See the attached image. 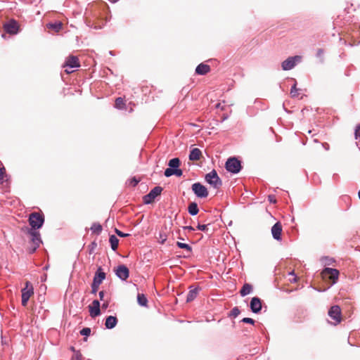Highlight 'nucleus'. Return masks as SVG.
Here are the masks:
<instances>
[{"mask_svg":"<svg viewBox=\"0 0 360 360\" xmlns=\"http://www.w3.org/2000/svg\"><path fill=\"white\" fill-rule=\"evenodd\" d=\"M115 271L117 276L123 281H126L129 278V271L125 265H119Z\"/></svg>","mask_w":360,"mask_h":360,"instance_id":"nucleus-12","label":"nucleus"},{"mask_svg":"<svg viewBox=\"0 0 360 360\" xmlns=\"http://www.w3.org/2000/svg\"><path fill=\"white\" fill-rule=\"evenodd\" d=\"M22 292V305L26 307L29 299L34 295V288L30 281L25 282V286L21 290Z\"/></svg>","mask_w":360,"mask_h":360,"instance_id":"nucleus-5","label":"nucleus"},{"mask_svg":"<svg viewBox=\"0 0 360 360\" xmlns=\"http://www.w3.org/2000/svg\"><path fill=\"white\" fill-rule=\"evenodd\" d=\"M125 106L124 99L121 97L116 98L115 102V107L118 109H123Z\"/></svg>","mask_w":360,"mask_h":360,"instance_id":"nucleus-30","label":"nucleus"},{"mask_svg":"<svg viewBox=\"0 0 360 360\" xmlns=\"http://www.w3.org/2000/svg\"><path fill=\"white\" fill-rule=\"evenodd\" d=\"M354 134L356 139H360V124L356 126Z\"/></svg>","mask_w":360,"mask_h":360,"instance_id":"nucleus-40","label":"nucleus"},{"mask_svg":"<svg viewBox=\"0 0 360 360\" xmlns=\"http://www.w3.org/2000/svg\"><path fill=\"white\" fill-rule=\"evenodd\" d=\"M137 301L138 303L143 307H146L148 303V300L145 295L143 294H138L137 295Z\"/></svg>","mask_w":360,"mask_h":360,"instance_id":"nucleus-28","label":"nucleus"},{"mask_svg":"<svg viewBox=\"0 0 360 360\" xmlns=\"http://www.w3.org/2000/svg\"><path fill=\"white\" fill-rule=\"evenodd\" d=\"M162 191V188L160 186H155L153 188L148 194L143 196V202L145 204H150L154 202L156 197L160 195Z\"/></svg>","mask_w":360,"mask_h":360,"instance_id":"nucleus-7","label":"nucleus"},{"mask_svg":"<svg viewBox=\"0 0 360 360\" xmlns=\"http://www.w3.org/2000/svg\"><path fill=\"white\" fill-rule=\"evenodd\" d=\"M359 198L360 199V191H359Z\"/></svg>","mask_w":360,"mask_h":360,"instance_id":"nucleus-50","label":"nucleus"},{"mask_svg":"<svg viewBox=\"0 0 360 360\" xmlns=\"http://www.w3.org/2000/svg\"><path fill=\"white\" fill-rule=\"evenodd\" d=\"M5 31L11 34H15L19 30V25L16 20H11L4 25Z\"/></svg>","mask_w":360,"mask_h":360,"instance_id":"nucleus-10","label":"nucleus"},{"mask_svg":"<svg viewBox=\"0 0 360 360\" xmlns=\"http://www.w3.org/2000/svg\"><path fill=\"white\" fill-rule=\"evenodd\" d=\"M289 276H290L288 279V281L291 283H295L298 281V277L295 276L294 272H291L289 274Z\"/></svg>","mask_w":360,"mask_h":360,"instance_id":"nucleus-36","label":"nucleus"},{"mask_svg":"<svg viewBox=\"0 0 360 360\" xmlns=\"http://www.w3.org/2000/svg\"><path fill=\"white\" fill-rule=\"evenodd\" d=\"M109 242L110 243L111 248L113 250H116L117 249L119 243V240L117 239V238L115 236L112 235L110 236Z\"/></svg>","mask_w":360,"mask_h":360,"instance_id":"nucleus-25","label":"nucleus"},{"mask_svg":"<svg viewBox=\"0 0 360 360\" xmlns=\"http://www.w3.org/2000/svg\"><path fill=\"white\" fill-rule=\"evenodd\" d=\"M197 295H198V289L197 288L190 290L188 293L187 297H186V301L188 302L193 301L196 297Z\"/></svg>","mask_w":360,"mask_h":360,"instance_id":"nucleus-26","label":"nucleus"},{"mask_svg":"<svg viewBox=\"0 0 360 360\" xmlns=\"http://www.w3.org/2000/svg\"><path fill=\"white\" fill-rule=\"evenodd\" d=\"M250 308L252 312L258 313L262 309V301L259 297H252L250 301Z\"/></svg>","mask_w":360,"mask_h":360,"instance_id":"nucleus-15","label":"nucleus"},{"mask_svg":"<svg viewBox=\"0 0 360 360\" xmlns=\"http://www.w3.org/2000/svg\"><path fill=\"white\" fill-rule=\"evenodd\" d=\"M210 70H211V68H210V65L205 64V63H200L197 66V68L195 69V72H196V74L200 75H205L207 74L208 72H210Z\"/></svg>","mask_w":360,"mask_h":360,"instance_id":"nucleus-17","label":"nucleus"},{"mask_svg":"<svg viewBox=\"0 0 360 360\" xmlns=\"http://www.w3.org/2000/svg\"><path fill=\"white\" fill-rule=\"evenodd\" d=\"M322 278L330 282L331 284H334L338 279L339 271L332 268H325L321 272Z\"/></svg>","mask_w":360,"mask_h":360,"instance_id":"nucleus-3","label":"nucleus"},{"mask_svg":"<svg viewBox=\"0 0 360 360\" xmlns=\"http://www.w3.org/2000/svg\"><path fill=\"white\" fill-rule=\"evenodd\" d=\"M25 233V240L27 241L30 244L28 251L30 253H33L40 245L41 240L40 234L37 230L25 227L22 229Z\"/></svg>","mask_w":360,"mask_h":360,"instance_id":"nucleus-1","label":"nucleus"},{"mask_svg":"<svg viewBox=\"0 0 360 360\" xmlns=\"http://www.w3.org/2000/svg\"><path fill=\"white\" fill-rule=\"evenodd\" d=\"M225 167L229 172L236 174L241 169L240 162L236 158H230L227 160Z\"/></svg>","mask_w":360,"mask_h":360,"instance_id":"nucleus-6","label":"nucleus"},{"mask_svg":"<svg viewBox=\"0 0 360 360\" xmlns=\"http://www.w3.org/2000/svg\"><path fill=\"white\" fill-rule=\"evenodd\" d=\"M184 229H188V230H189V231H193V230H194V229H193L192 226H185V227H184Z\"/></svg>","mask_w":360,"mask_h":360,"instance_id":"nucleus-49","label":"nucleus"},{"mask_svg":"<svg viewBox=\"0 0 360 360\" xmlns=\"http://www.w3.org/2000/svg\"><path fill=\"white\" fill-rule=\"evenodd\" d=\"M302 57L300 56H295L293 57H289L285 60L282 64V68L283 70H290L292 69L297 63L300 62Z\"/></svg>","mask_w":360,"mask_h":360,"instance_id":"nucleus-8","label":"nucleus"},{"mask_svg":"<svg viewBox=\"0 0 360 360\" xmlns=\"http://www.w3.org/2000/svg\"><path fill=\"white\" fill-rule=\"evenodd\" d=\"M63 23L61 22H50L46 25V27L53 32H60L63 28Z\"/></svg>","mask_w":360,"mask_h":360,"instance_id":"nucleus-19","label":"nucleus"},{"mask_svg":"<svg viewBox=\"0 0 360 360\" xmlns=\"http://www.w3.org/2000/svg\"><path fill=\"white\" fill-rule=\"evenodd\" d=\"M240 314V310L238 307H234L231 309V312H230V316L233 317V318H236V316H238Z\"/></svg>","mask_w":360,"mask_h":360,"instance_id":"nucleus-33","label":"nucleus"},{"mask_svg":"<svg viewBox=\"0 0 360 360\" xmlns=\"http://www.w3.org/2000/svg\"><path fill=\"white\" fill-rule=\"evenodd\" d=\"M89 312L92 317L97 316L101 314L100 302L98 300H94L92 304L89 306Z\"/></svg>","mask_w":360,"mask_h":360,"instance_id":"nucleus-16","label":"nucleus"},{"mask_svg":"<svg viewBox=\"0 0 360 360\" xmlns=\"http://www.w3.org/2000/svg\"><path fill=\"white\" fill-rule=\"evenodd\" d=\"M80 66V63L79 59L77 56H70L67 58L65 63L63 65V68H79Z\"/></svg>","mask_w":360,"mask_h":360,"instance_id":"nucleus-13","label":"nucleus"},{"mask_svg":"<svg viewBox=\"0 0 360 360\" xmlns=\"http://www.w3.org/2000/svg\"><path fill=\"white\" fill-rule=\"evenodd\" d=\"M9 176L6 174V168L2 164H0V181L1 182L8 181Z\"/></svg>","mask_w":360,"mask_h":360,"instance_id":"nucleus-22","label":"nucleus"},{"mask_svg":"<svg viewBox=\"0 0 360 360\" xmlns=\"http://www.w3.org/2000/svg\"><path fill=\"white\" fill-rule=\"evenodd\" d=\"M242 321L245 323H250V324L255 323V321L251 318H243L242 319Z\"/></svg>","mask_w":360,"mask_h":360,"instance_id":"nucleus-41","label":"nucleus"},{"mask_svg":"<svg viewBox=\"0 0 360 360\" xmlns=\"http://www.w3.org/2000/svg\"><path fill=\"white\" fill-rule=\"evenodd\" d=\"M269 200L272 203L276 202V200L274 196H273V195H269Z\"/></svg>","mask_w":360,"mask_h":360,"instance_id":"nucleus-46","label":"nucleus"},{"mask_svg":"<svg viewBox=\"0 0 360 360\" xmlns=\"http://www.w3.org/2000/svg\"><path fill=\"white\" fill-rule=\"evenodd\" d=\"M65 72L67 73V74H70L71 72H73V70H72L70 68H65Z\"/></svg>","mask_w":360,"mask_h":360,"instance_id":"nucleus-47","label":"nucleus"},{"mask_svg":"<svg viewBox=\"0 0 360 360\" xmlns=\"http://www.w3.org/2000/svg\"><path fill=\"white\" fill-rule=\"evenodd\" d=\"M168 165L171 168H178L180 165V160L177 158H173L169 161Z\"/></svg>","mask_w":360,"mask_h":360,"instance_id":"nucleus-29","label":"nucleus"},{"mask_svg":"<svg viewBox=\"0 0 360 360\" xmlns=\"http://www.w3.org/2000/svg\"><path fill=\"white\" fill-rule=\"evenodd\" d=\"M172 175H174V168H167L165 171V176L167 177L171 176Z\"/></svg>","mask_w":360,"mask_h":360,"instance_id":"nucleus-34","label":"nucleus"},{"mask_svg":"<svg viewBox=\"0 0 360 360\" xmlns=\"http://www.w3.org/2000/svg\"><path fill=\"white\" fill-rule=\"evenodd\" d=\"M139 182V181L134 177L131 179H130L129 185H131V186L134 187V186H136L138 184Z\"/></svg>","mask_w":360,"mask_h":360,"instance_id":"nucleus-42","label":"nucleus"},{"mask_svg":"<svg viewBox=\"0 0 360 360\" xmlns=\"http://www.w3.org/2000/svg\"><path fill=\"white\" fill-rule=\"evenodd\" d=\"M44 217L42 214L38 212H33L30 214L29 217V222L30 226H32L31 229L37 230L41 228L44 224Z\"/></svg>","mask_w":360,"mask_h":360,"instance_id":"nucleus-4","label":"nucleus"},{"mask_svg":"<svg viewBox=\"0 0 360 360\" xmlns=\"http://www.w3.org/2000/svg\"><path fill=\"white\" fill-rule=\"evenodd\" d=\"M176 245L179 248L185 249V250H188V252H191V250H192L191 247L186 243H184L181 242H177Z\"/></svg>","mask_w":360,"mask_h":360,"instance_id":"nucleus-31","label":"nucleus"},{"mask_svg":"<svg viewBox=\"0 0 360 360\" xmlns=\"http://www.w3.org/2000/svg\"><path fill=\"white\" fill-rule=\"evenodd\" d=\"M202 157V153L198 148L192 149L189 154V160L191 161L199 160Z\"/></svg>","mask_w":360,"mask_h":360,"instance_id":"nucleus-20","label":"nucleus"},{"mask_svg":"<svg viewBox=\"0 0 360 360\" xmlns=\"http://www.w3.org/2000/svg\"><path fill=\"white\" fill-rule=\"evenodd\" d=\"M197 229L198 230H200V231H207L208 228H207V225H205V224H198V226H197Z\"/></svg>","mask_w":360,"mask_h":360,"instance_id":"nucleus-43","label":"nucleus"},{"mask_svg":"<svg viewBox=\"0 0 360 360\" xmlns=\"http://www.w3.org/2000/svg\"><path fill=\"white\" fill-rule=\"evenodd\" d=\"M290 95H291V97H292V98H295V97L298 96V89L296 86V84H295L292 86L291 90H290Z\"/></svg>","mask_w":360,"mask_h":360,"instance_id":"nucleus-32","label":"nucleus"},{"mask_svg":"<svg viewBox=\"0 0 360 360\" xmlns=\"http://www.w3.org/2000/svg\"><path fill=\"white\" fill-rule=\"evenodd\" d=\"M117 323V319L115 316H109L107 317L105 323V326L107 328H113Z\"/></svg>","mask_w":360,"mask_h":360,"instance_id":"nucleus-21","label":"nucleus"},{"mask_svg":"<svg viewBox=\"0 0 360 360\" xmlns=\"http://www.w3.org/2000/svg\"><path fill=\"white\" fill-rule=\"evenodd\" d=\"M188 211L190 214L196 215L199 212V209L198 207L197 203L196 202H191L188 205Z\"/></svg>","mask_w":360,"mask_h":360,"instance_id":"nucleus-23","label":"nucleus"},{"mask_svg":"<svg viewBox=\"0 0 360 360\" xmlns=\"http://www.w3.org/2000/svg\"><path fill=\"white\" fill-rule=\"evenodd\" d=\"M82 354L79 352H76L72 357V360H81Z\"/></svg>","mask_w":360,"mask_h":360,"instance_id":"nucleus-44","label":"nucleus"},{"mask_svg":"<svg viewBox=\"0 0 360 360\" xmlns=\"http://www.w3.org/2000/svg\"><path fill=\"white\" fill-rule=\"evenodd\" d=\"M205 181L213 188L218 189L222 185V181L219 177L216 170L213 169L205 176Z\"/></svg>","mask_w":360,"mask_h":360,"instance_id":"nucleus-2","label":"nucleus"},{"mask_svg":"<svg viewBox=\"0 0 360 360\" xmlns=\"http://www.w3.org/2000/svg\"><path fill=\"white\" fill-rule=\"evenodd\" d=\"M99 285H98L96 283H92V284H91V292L94 293V294L96 293V292L98 290Z\"/></svg>","mask_w":360,"mask_h":360,"instance_id":"nucleus-39","label":"nucleus"},{"mask_svg":"<svg viewBox=\"0 0 360 360\" xmlns=\"http://www.w3.org/2000/svg\"><path fill=\"white\" fill-rule=\"evenodd\" d=\"M282 225L281 222H276L271 228V233L274 239L277 240H281Z\"/></svg>","mask_w":360,"mask_h":360,"instance_id":"nucleus-14","label":"nucleus"},{"mask_svg":"<svg viewBox=\"0 0 360 360\" xmlns=\"http://www.w3.org/2000/svg\"><path fill=\"white\" fill-rule=\"evenodd\" d=\"M183 174V172L181 169L176 168L174 169V175L177 176H181Z\"/></svg>","mask_w":360,"mask_h":360,"instance_id":"nucleus-45","label":"nucleus"},{"mask_svg":"<svg viewBox=\"0 0 360 360\" xmlns=\"http://www.w3.org/2000/svg\"><path fill=\"white\" fill-rule=\"evenodd\" d=\"M105 278V274L102 271V269L99 267L98 271L96 272L95 276L94 277L93 283H96L98 285H101L103 281Z\"/></svg>","mask_w":360,"mask_h":360,"instance_id":"nucleus-18","label":"nucleus"},{"mask_svg":"<svg viewBox=\"0 0 360 360\" xmlns=\"http://www.w3.org/2000/svg\"><path fill=\"white\" fill-rule=\"evenodd\" d=\"M192 191L198 198H207L208 191L207 188L200 183H195L192 185Z\"/></svg>","mask_w":360,"mask_h":360,"instance_id":"nucleus-9","label":"nucleus"},{"mask_svg":"<svg viewBox=\"0 0 360 360\" xmlns=\"http://www.w3.org/2000/svg\"><path fill=\"white\" fill-rule=\"evenodd\" d=\"M252 287L250 284L245 283L243 285V288H241L240 293L242 296H245V295L250 294V292L252 291Z\"/></svg>","mask_w":360,"mask_h":360,"instance_id":"nucleus-24","label":"nucleus"},{"mask_svg":"<svg viewBox=\"0 0 360 360\" xmlns=\"http://www.w3.org/2000/svg\"><path fill=\"white\" fill-rule=\"evenodd\" d=\"M167 240V236L165 234H162L161 233H160V237L158 238V241L161 243V244H163Z\"/></svg>","mask_w":360,"mask_h":360,"instance_id":"nucleus-37","label":"nucleus"},{"mask_svg":"<svg viewBox=\"0 0 360 360\" xmlns=\"http://www.w3.org/2000/svg\"><path fill=\"white\" fill-rule=\"evenodd\" d=\"M328 315L331 319L335 320L336 323H340L341 321L340 307L338 305L332 306L328 311Z\"/></svg>","mask_w":360,"mask_h":360,"instance_id":"nucleus-11","label":"nucleus"},{"mask_svg":"<svg viewBox=\"0 0 360 360\" xmlns=\"http://www.w3.org/2000/svg\"><path fill=\"white\" fill-rule=\"evenodd\" d=\"M117 0H114V1H117Z\"/></svg>","mask_w":360,"mask_h":360,"instance_id":"nucleus-51","label":"nucleus"},{"mask_svg":"<svg viewBox=\"0 0 360 360\" xmlns=\"http://www.w3.org/2000/svg\"><path fill=\"white\" fill-rule=\"evenodd\" d=\"M99 297H100L101 300L103 299V297H104V292L103 291L99 292Z\"/></svg>","mask_w":360,"mask_h":360,"instance_id":"nucleus-48","label":"nucleus"},{"mask_svg":"<svg viewBox=\"0 0 360 360\" xmlns=\"http://www.w3.org/2000/svg\"><path fill=\"white\" fill-rule=\"evenodd\" d=\"M115 231L116 233V234L117 236H119L120 237H127L129 236V233H124L123 232H122L121 231H120L119 229H115Z\"/></svg>","mask_w":360,"mask_h":360,"instance_id":"nucleus-38","label":"nucleus"},{"mask_svg":"<svg viewBox=\"0 0 360 360\" xmlns=\"http://www.w3.org/2000/svg\"><path fill=\"white\" fill-rule=\"evenodd\" d=\"M91 230L92 233L98 235L101 233L103 228L99 223H94L91 227Z\"/></svg>","mask_w":360,"mask_h":360,"instance_id":"nucleus-27","label":"nucleus"},{"mask_svg":"<svg viewBox=\"0 0 360 360\" xmlns=\"http://www.w3.org/2000/svg\"><path fill=\"white\" fill-rule=\"evenodd\" d=\"M91 333V328H84L82 330H80V334L82 335H86L88 336Z\"/></svg>","mask_w":360,"mask_h":360,"instance_id":"nucleus-35","label":"nucleus"}]
</instances>
